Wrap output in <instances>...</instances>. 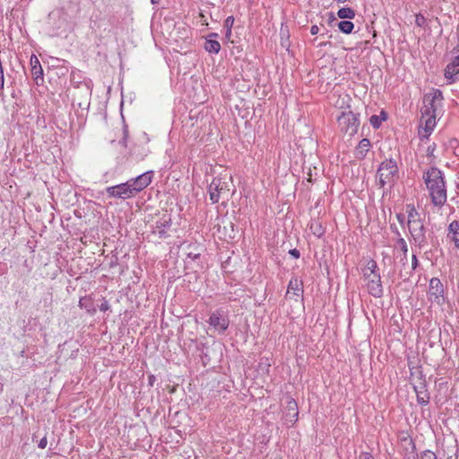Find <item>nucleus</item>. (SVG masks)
Returning a JSON list of instances; mask_svg holds the SVG:
<instances>
[{"label": "nucleus", "mask_w": 459, "mask_h": 459, "mask_svg": "<svg viewBox=\"0 0 459 459\" xmlns=\"http://www.w3.org/2000/svg\"><path fill=\"white\" fill-rule=\"evenodd\" d=\"M396 244L400 247L401 250L403 251V253L404 255H406L407 251H408V247H407V243L406 241L404 240V238H398L397 241H396Z\"/></svg>", "instance_id": "cd10ccee"}, {"label": "nucleus", "mask_w": 459, "mask_h": 459, "mask_svg": "<svg viewBox=\"0 0 459 459\" xmlns=\"http://www.w3.org/2000/svg\"><path fill=\"white\" fill-rule=\"evenodd\" d=\"M391 229L393 230V232L395 233V235H397L399 238H401L400 237V232H399L398 229H397V227L391 225Z\"/></svg>", "instance_id": "a19ab883"}, {"label": "nucleus", "mask_w": 459, "mask_h": 459, "mask_svg": "<svg viewBox=\"0 0 459 459\" xmlns=\"http://www.w3.org/2000/svg\"><path fill=\"white\" fill-rule=\"evenodd\" d=\"M47 445H48V439H47V437H42V438L39 440V444H38V446H39V448H41V449H44V448L47 446Z\"/></svg>", "instance_id": "72a5a7b5"}, {"label": "nucleus", "mask_w": 459, "mask_h": 459, "mask_svg": "<svg viewBox=\"0 0 459 459\" xmlns=\"http://www.w3.org/2000/svg\"><path fill=\"white\" fill-rule=\"evenodd\" d=\"M230 183L221 178H214L208 187L210 200L216 204L220 199L228 200L230 197Z\"/></svg>", "instance_id": "39448f33"}, {"label": "nucleus", "mask_w": 459, "mask_h": 459, "mask_svg": "<svg viewBox=\"0 0 459 459\" xmlns=\"http://www.w3.org/2000/svg\"><path fill=\"white\" fill-rule=\"evenodd\" d=\"M152 178V172L148 171L145 173H143L142 175L136 177L135 178L131 179L132 180V189L135 194L142 191L145 187H147L151 182Z\"/></svg>", "instance_id": "f8f14e48"}, {"label": "nucleus", "mask_w": 459, "mask_h": 459, "mask_svg": "<svg viewBox=\"0 0 459 459\" xmlns=\"http://www.w3.org/2000/svg\"><path fill=\"white\" fill-rule=\"evenodd\" d=\"M364 281H366L368 292L371 296L375 298H381L383 296L384 289L380 274H368L364 277Z\"/></svg>", "instance_id": "1a4fd4ad"}, {"label": "nucleus", "mask_w": 459, "mask_h": 459, "mask_svg": "<svg viewBox=\"0 0 459 459\" xmlns=\"http://www.w3.org/2000/svg\"><path fill=\"white\" fill-rule=\"evenodd\" d=\"M187 256L192 259H196L200 256V254L199 253L195 254V253L190 252L187 254Z\"/></svg>", "instance_id": "ea45409f"}, {"label": "nucleus", "mask_w": 459, "mask_h": 459, "mask_svg": "<svg viewBox=\"0 0 459 459\" xmlns=\"http://www.w3.org/2000/svg\"><path fill=\"white\" fill-rule=\"evenodd\" d=\"M338 28L342 32L349 34L352 31L354 24L350 21H342L338 23Z\"/></svg>", "instance_id": "393cba45"}, {"label": "nucleus", "mask_w": 459, "mask_h": 459, "mask_svg": "<svg viewBox=\"0 0 459 459\" xmlns=\"http://www.w3.org/2000/svg\"><path fill=\"white\" fill-rule=\"evenodd\" d=\"M343 104H344V100H342V102H339V105H341V108H342Z\"/></svg>", "instance_id": "de8ad7c7"}, {"label": "nucleus", "mask_w": 459, "mask_h": 459, "mask_svg": "<svg viewBox=\"0 0 459 459\" xmlns=\"http://www.w3.org/2000/svg\"><path fill=\"white\" fill-rule=\"evenodd\" d=\"M154 376L150 377V381H153Z\"/></svg>", "instance_id": "3c124183"}, {"label": "nucleus", "mask_w": 459, "mask_h": 459, "mask_svg": "<svg viewBox=\"0 0 459 459\" xmlns=\"http://www.w3.org/2000/svg\"><path fill=\"white\" fill-rule=\"evenodd\" d=\"M427 19L421 14L418 13L415 15V24L418 27L423 28L426 26Z\"/></svg>", "instance_id": "bb28decb"}, {"label": "nucleus", "mask_w": 459, "mask_h": 459, "mask_svg": "<svg viewBox=\"0 0 459 459\" xmlns=\"http://www.w3.org/2000/svg\"><path fill=\"white\" fill-rule=\"evenodd\" d=\"M216 36H217V34H216V33H212V34L210 35V37H216Z\"/></svg>", "instance_id": "09e8293b"}, {"label": "nucleus", "mask_w": 459, "mask_h": 459, "mask_svg": "<svg viewBox=\"0 0 459 459\" xmlns=\"http://www.w3.org/2000/svg\"><path fill=\"white\" fill-rule=\"evenodd\" d=\"M377 264L376 261L370 260L368 263L367 266L363 269V277H365L368 274H379L377 272Z\"/></svg>", "instance_id": "b1692460"}, {"label": "nucleus", "mask_w": 459, "mask_h": 459, "mask_svg": "<svg viewBox=\"0 0 459 459\" xmlns=\"http://www.w3.org/2000/svg\"><path fill=\"white\" fill-rule=\"evenodd\" d=\"M318 32H319V28H318V26H316V25H313V26L310 28V33H311L312 35H316Z\"/></svg>", "instance_id": "4c0bfd02"}, {"label": "nucleus", "mask_w": 459, "mask_h": 459, "mask_svg": "<svg viewBox=\"0 0 459 459\" xmlns=\"http://www.w3.org/2000/svg\"><path fill=\"white\" fill-rule=\"evenodd\" d=\"M106 192L109 197L127 199L134 195L132 189V180L106 188Z\"/></svg>", "instance_id": "6e6552de"}, {"label": "nucleus", "mask_w": 459, "mask_h": 459, "mask_svg": "<svg viewBox=\"0 0 459 459\" xmlns=\"http://www.w3.org/2000/svg\"><path fill=\"white\" fill-rule=\"evenodd\" d=\"M418 264H419V262H418L417 256H416V255L413 254L412 257H411V267H412V269L413 270L416 269Z\"/></svg>", "instance_id": "c9c22d12"}, {"label": "nucleus", "mask_w": 459, "mask_h": 459, "mask_svg": "<svg viewBox=\"0 0 459 459\" xmlns=\"http://www.w3.org/2000/svg\"><path fill=\"white\" fill-rule=\"evenodd\" d=\"M370 141L367 138H363L355 149L354 156L358 160H363L368 152L369 151Z\"/></svg>", "instance_id": "a211bd4d"}, {"label": "nucleus", "mask_w": 459, "mask_h": 459, "mask_svg": "<svg viewBox=\"0 0 459 459\" xmlns=\"http://www.w3.org/2000/svg\"><path fill=\"white\" fill-rule=\"evenodd\" d=\"M413 388L416 393L417 402L421 405H427L429 403L430 395L425 381L422 380L419 385H414Z\"/></svg>", "instance_id": "dca6fc26"}, {"label": "nucleus", "mask_w": 459, "mask_h": 459, "mask_svg": "<svg viewBox=\"0 0 459 459\" xmlns=\"http://www.w3.org/2000/svg\"><path fill=\"white\" fill-rule=\"evenodd\" d=\"M204 49L209 53L218 54L221 50V44L217 40L208 39L204 43Z\"/></svg>", "instance_id": "4be33fe9"}, {"label": "nucleus", "mask_w": 459, "mask_h": 459, "mask_svg": "<svg viewBox=\"0 0 459 459\" xmlns=\"http://www.w3.org/2000/svg\"><path fill=\"white\" fill-rule=\"evenodd\" d=\"M154 376L150 377V381H153Z\"/></svg>", "instance_id": "8fccbe9b"}, {"label": "nucleus", "mask_w": 459, "mask_h": 459, "mask_svg": "<svg viewBox=\"0 0 459 459\" xmlns=\"http://www.w3.org/2000/svg\"><path fill=\"white\" fill-rule=\"evenodd\" d=\"M30 64L31 66V75L33 77L35 83L37 85H41L44 82L43 69L38 57L35 55H32L30 56Z\"/></svg>", "instance_id": "4468645a"}, {"label": "nucleus", "mask_w": 459, "mask_h": 459, "mask_svg": "<svg viewBox=\"0 0 459 459\" xmlns=\"http://www.w3.org/2000/svg\"><path fill=\"white\" fill-rule=\"evenodd\" d=\"M109 307H109V304H108V302L107 300H104V301L101 303V305L100 306V311H103V312H105V311L108 310V309H109Z\"/></svg>", "instance_id": "f704fd0d"}, {"label": "nucleus", "mask_w": 459, "mask_h": 459, "mask_svg": "<svg viewBox=\"0 0 459 459\" xmlns=\"http://www.w3.org/2000/svg\"><path fill=\"white\" fill-rule=\"evenodd\" d=\"M230 34H231V30H227V31H226V37H227V38H230Z\"/></svg>", "instance_id": "c03bdc74"}, {"label": "nucleus", "mask_w": 459, "mask_h": 459, "mask_svg": "<svg viewBox=\"0 0 459 459\" xmlns=\"http://www.w3.org/2000/svg\"><path fill=\"white\" fill-rule=\"evenodd\" d=\"M123 138L122 140L120 141V143L124 146V147H126V140H127V136H128V129H127V126H123Z\"/></svg>", "instance_id": "7c9ffc66"}, {"label": "nucleus", "mask_w": 459, "mask_h": 459, "mask_svg": "<svg viewBox=\"0 0 459 459\" xmlns=\"http://www.w3.org/2000/svg\"><path fill=\"white\" fill-rule=\"evenodd\" d=\"M82 300H83V299H80V301H79V305H80V307H82V306L84 305V302H82Z\"/></svg>", "instance_id": "a18cd8bd"}, {"label": "nucleus", "mask_w": 459, "mask_h": 459, "mask_svg": "<svg viewBox=\"0 0 459 459\" xmlns=\"http://www.w3.org/2000/svg\"><path fill=\"white\" fill-rule=\"evenodd\" d=\"M408 221L407 226L411 238L419 248L427 245L426 229L420 213L413 205H407Z\"/></svg>", "instance_id": "f03ea898"}, {"label": "nucleus", "mask_w": 459, "mask_h": 459, "mask_svg": "<svg viewBox=\"0 0 459 459\" xmlns=\"http://www.w3.org/2000/svg\"><path fill=\"white\" fill-rule=\"evenodd\" d=\"M442 99V91L439 90H436L433 93L426 95L424 97V106L422 108H429V111H433V114H436L437 102L441 101Z\"/></svg>", "instance_id": "2eb2a0df"}, {"label": "nucleus", "mask_w": 459, "mask_h": 459, "mask_svg": "<svg viewBox=\"0 0 459 459\" xmlns=\"http://www.w3.org/2000/svg\"><path fill=\"white\" fill-rule=\"evenodd\" d=\"M436 126V114L428 108H421L420 129L419 134L422 138H428Z\"/></svg>", "instance_id": "0eeeda50"}, {"label": "nucleus", "mask_w": 459, "mask_h": 459, "mask_svg": "<svg viewBox=\"0 0 459 459\" xmlns=\"http://www.w3.org/2000/svg\"><path fill=\"white\" fill-rule=\"evenodd\" d=\"M309 230L317 238H320L325 234V229L318 220H312L310 221Z\"/></svg>", "instance_id": "412c9836"}, {"label": "nucleus", "mask_w": 459, "mask_h": 459, "mask_svg": "<svg viewBox=\"0 0 459 459\" xmlns=\"http://www.w3.org/2000/svg\"><path fill=\"white\" fill-rule=\"evenodd\" d=\"M435 150H436V144L435 143L429 144L426 151L427 156H429V157L433 156Z\"/></svg>", "instance_id": "2f4dec72"}, {"label": "nucleus", "mask_w": 459, "mask_h": 459, "mask_svg": "<svg viewBox=\"0 0 459 459\" xmlns=\"http://www.w3.org/2000/svg\"><path fill=\"white\" fill-rule=\"evenodd\" d=\"M399 178V169L397 162L394 159H385L383 160L377 170V185L379 188L385 189V186L392 187Z\"/></svg>", "instance_id": "7ed1b4c3"}, {"label": "nucleus", "mask_w": 459, "mask_h": 459, "mask_svg": "<svg viewBox=\"0 0 459 459\" xmlns=\"http://www.w3.org/2000/svg\"><path fill=\"white\" fill-rule=\"evenodd\" d=\"M337 15L341 19H353L355 11L350 7H342L337 12Z\"/></svg>", "instance_id": "5701e85b"}, {"label": "nucleus", "mask_w": 459, "mask_h": 459, "mask_svg": "<svg viewBox=\"0 0 459 459\" xmlns=\"http://www.w3.org/2000/svg\"><path fill=\"white\" fill-rule=\"evenodd\" d=\"M359 459H375L374 456L369 453H361Z\"/></svg>", "instance_id": "e433bc0d"}, {"label": "nucleus", "mask_w": 459, "mask_h": 459, "mask_svg": "<svg viewBox=\"0 0 459 459\" xmlns=\"http://www.w3.org/2000/svg\"><path fill=\"white\" fill-rule=\"evenodd\" d=\"M171 226V217L168 213L162 214V216L156 221L155 232L160 238H166V229Z\"/></svg>", "instance_id": "f3484780"}, {"label": "nucleus", "mask_w": 459, "mask_h": 459, "mask_svg": "<svg viewBox=\"0 0 459 459\" xmlns=\"http://www.w3.org/2000/svg\"><path fill=\"white\" fill-rule=\"evenodd\" d=\"M448 237L454 241L455 247L459 249V221H453L448 226Z\"/></svg>", "instance_id": "aec40b11"}, {"label": "nucleus", "mask_w": 459, "mask_h": 459, "mask_svg": "<svg viewBox=\"0 0 459 459\" xmlns=\"http://www.w3.org/2000/svg\"><path fill=\"white\" fill-rule=\"evenodd\" d=\"M337 123L340 130L350 136L354 135L358 132L359 126L358 116L351 110L342 111L337 116Z\"/></svg>", "instance_id": "423d86ee"}, {"label": "nucleus", "mask_w": 459, "mask_h": 459, "mask_svg": "<svg viewBox=\"0 0 459 459\" xmlns=\"http://www.w3.org/2000/svg\"><path fill=\"white\" fill-rule=\"evenodd\" d=\"M290 291H292L293 294L298 297L302 295L303 294V281L298 278H292L288 284L287 293H290Z\"/></svg>", "instance_id": "6ab92c4d"}, {"label": "nucleus", "mask_w": 459, "mask_h": 459, "mask_svg": "<svg viewBox=\"0 0 459 459\" xmlns=\"http://www.w3.org/2000/svg\"><path fill=\"white\" fill-rule=\"evenodd\" d=\"M160 0H151V3H152V4H159V3H160Z\"/></svg>", "instance_id": "37998d69"}, {"label": "nucleus", "mask_w": 459, "mask_h": 459, "mask_svg": "<svg viewBox=\"0 0 459 459\" xmlns=\"http://www.w3.org/2000/svg\"><path fill=\"white\" fill-rule=\"evenodd\" d=\"M289 254L296 259L299 258L300 256V252L297 248L290 249Z\"/></svg>", "instance_id": "473e14b6"}, {"label": "nucleus", "mask_w": 459, "mask_h": 459, "mask_svg": "<svg viewBox=\"0 0 459 459\" xmlns=\"http://www.w3.org/2000/svg\"><path fill=\"white\" fill-rule=\"evenodd\" d=\"M343 104H344V100H342V102H339V105H341V108H342Z\"/></svg>", "instance_id": "49530a36"}, {"label": "nucleus", "mask_w": 459, "mask_h": 459, "mask_svg": "<svg viewBox=\"0 0 459 459\" xmlns=\"http://www.w3.org/2000/svg\"><path fill=\"white\" fill-rule=\"evenodd\" d=\"M82 87L84 88L86 94H91L90 88L86 83H83Z\"/></svg>", "instance_id": "79ce46f5"}, {"label": "nucleus", "mask_w": 459, "mask_h": 459, "mask_svg": "<svg viewBox=\"0 0 459 459\" xmlns=\"http://www.w3.org/2000/svg\"><path fill=\"white\" fill-rule=\"evenodd\" d=\"M208 323L211 326H212L215 330L223 333L229 327L230 321L227 316L223 315L221 310H216L213 312L209 318Z\"/></svg>", "instance_id": "9d476101"}, {"label": "nucleus", "mask_w": 459, "mask_h": 459, "mask_svg": "<svg viewBox=\"0 0 459 459\" xmlns=\"http://www.w3.org/2000/svg\"><path fill=\"white\" fill-rule=\"evenodd\" d=\"M427 298L432 306H437L439 307H443V305L447 302L445 287L438 278L433 277L430 279Z\"/></svg>", "instance_id": "20e7f679"}, {"label": "nucleus", "mask_w": 459, "mask_h": 459, "mask_svg": "<svg viewBox=\"0 0 459 459\" xmlns=\"http://www.w3.org/2000/svg\"><path fill=\"white\" fill-rule=\"evenodd\" d=\"M420 459H437V456L432 451L425 450L420 454Z\"/></svg>", "instance_id": "c85d7f7f"}, {"label": "nucleus", "mask_w": 459, "mask_h": 459, "mask_svg": "<svg viewBox=\"0 0 459 459\" xmlns=\"http://www.w3.org/2000/svg\"><path fill=\"white\" fill-rule=\"evenodd\" d=\"M233 23H234L233 16H229V17H227V19L224 22V27L226 28V30H231Z\"/></svg>", "instance_id": "c756f323"}, {"label": "nucleus", "mask_w": 459, "mask_h": 459, "mask_svg": "<svg viewBox=\"0 0 459 459\" xmlns=\"http://www.w3.org/2000/svg\"><path fill=\"white\" fill-rule=\"evenodd\" d=\"M383 115V117L380 118L377 115H373L370 117L369 118V122H370V125L374 127V128H378L380 126H381V123L383 120H385L386 117H385V112H382L381 113Z\"/></svg>", "instance_id": "a878e982"}, {"label": "nucleus", "mask_w": 459, "mask_h": 459, "mask_svg": "<svg viewBox=\"0 0 459 459\" xmlns=\"http://www.w3.org/2000/svg\"><path fill=\"white\" fill-rule=\"evenodd\" d=\"M298 417L299 411L297 402L292 398H289L283 414L284 423L288 427H291L298 420Z\"/></svg>", "instance_id": "9b49d317"}, {"label": "nucleus", "mask_w": 459, "mask_h": 459, "mask_svg": "<svg viewBox=\"0 0 459 459\" xmlns=\"http://www.w3.org/2000/svg\"><path fill=\"white\" fill-rule=\"evenodd\" d=\"M396 217H397V220L399 221V222H400L401 224H403L404 220H405V216H404L403 214H402V213H398V214L396 215Z\"/></svg>", "instance_id": "58836bf2"}, {"label": "nucleus", "mask_w": 459, "mask_h": 459, "mask_svg": "<svg viewBox=\"0 0 459 459\" xmlns=\"http://www.w3.org/2000/svg\"><path fill=\"white\" fill-rule=\"evenodd\" d=\"M429 190L431 202L436 206H442L446 202V186L440 169L432 167L423 173L422 177Z\"/></svg>", "instance_id": "f257e3e1"}, {"label": "nucleus", "mask_w": 459, "mask_h": 459, "mask_svg": "<svg viewBox=\"0 0 459 459\" xmlns=\"http://www.w3.org/2000/svg\"><path fill=\"white\" fill-rule=\"evenodd\" d=\"M455 50L459 51V48H455ZM445 77L450 80V82H455L459 80V55L455 56L451 63H449L445 69Z\"/></svg>", "instance_id": "ddd939ff"}]
</instances>
